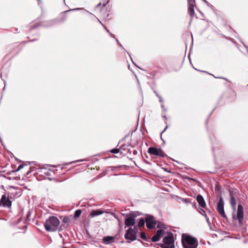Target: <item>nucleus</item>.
Here are the masks:
<instances>
[{"label":"nucleus","instance_id":"8","mask_svg":"<svg viewBox=\"0 0 248 248\" xmlns=\"http://www.w3.org/2000/svg\"><path fill=\"white\" fill-rule=\"evenodd\" d=\"M217 210L218 214L223 218H227V216L225 213L224 209V201L223 198L220 197L219 202L217 203Z\"/></svg>","mask_w":248,"mask_h":248},{"label":"nucleus","instance_id":"28","mask_svg":"<svg viewBox=\"0 0 248 248\" xmlns=\"http://www.w3.org/2000/svg\"><path fill=\"white\" fill-rule=\"evenodd\" d=\"M140 237L145 241H148V238L147 237L146 235L144 232L141 233Z\"/></svg>","mask_w":248,"mask_h":248},{"label":"nucleus","instance_id":"5","mask_svg":"<svg viewBox=\"0 0 248 248\" xmlns=\"http://www.w3.org/2000/svg\"><path fill=\"white\" fill-rule=\"evenodd\" d=\"M148 153L151 155H154L160 157H164L167 156L166 154L161 149L155 147H150L148 149Z\"/></svg>","mask_w":248,"mask_h":248},{"label":"nucleus","instance_id":"16","mask_svg":"<svg viewBox=\"0 0 248 248\" xmlns=\"http://www.w3.org/2000/svg\"><path fill=\"white\" fill-rule=\"evenodd\" d=\"M103 213H104V212L101 210H93L91 213V216L92 217H94L101 215Z\"/></svg>","mask_w":248,"mask_h":248},{"label":"nucleus","instance_id":"3","mask_svg":"<svg viewBox=\"0 0 248 248\" xmlns=\"http://www.w3.org/2000/svg\"><path fill=\"white\" fill-rule=\"evenodd\" d=\"M182 244L184 248H197L198 246V240L195 238L185 234L182 237Z\"/></svg>","mask_w":248,"mask_h":248},{"label":"nucleus","instance_id":"15","mask_svg":"<svg viewBox=\"0 0 248 248\" xmlns=\"http://www.w3.org/2000/svg\"><path fill=\"white\" fill-rule=\"evenodd\" d=\"M196 200H197V201L198 202L199 204L202 207L204 208L206 206V203H205V201L201 195H198L197 196Z\"/></svg>","mask_w":248,"mask_h":248},{"label":"nucleus","instance_id":"29","mask_svg":"<svg viewBox=\"0 0 248 248\" xmlns=\"http://www.w3.org/2000/svg\"><path fill=\"white\" fill-rule=\"evenodd\" d=\"M160 239L156 235V234H155L152 238L151 240L153 242H157L159 241Z\"/></svg>","mask_w":248,"mask_h":248},{"label":"nucleus","instance_id":"20","mask_svg":"<svg viewBox=\"0 0 248 248\" xmlns=\"http://www.w3.org/2000/svg\"><path fill=\"white\" fill-rule=\"evenodd\" d=\"M165 232L163 230L159 229L157 230L156 232V235H157V237H158L160 239L161 237L164 234Z\"/></svg>","mask_w":248,"mask_h":248},{"label":"nucleus","instance_id":"10","mask_svg":"<svg viewBox=\"0 0 248 248\" xmlns=\"http://www.w3.org/2000/svg\"><path fill=\"white\" fill-rule=\"evenodd\" d=\"M163 242L166 245H174L173 233L170 232L168 236L165 237L163 239Z\"/></svg>","mask_w":248,"mask_h":248},{"label":"nucleus","instance_id":"31","mask_svg":"<svg viewBox=\"0 0 248 248\" xmlns=\"http://www.w3.org/2000/svg\"><path fill=\"white\" fill-rule=\"evenodd\" d=\"M229 192L231 198H232V197H234L233 194V190H232V188L229 189Z\"/></svg>","mask_w":248,"mask_h":248},{"label":"nucleus","instance_id":"30","mask_svg":"<svg viewBox=\"0 0 248 248\" xmlns=\"http://www.w3.org/2000/svg\"><path fill=\"white\" fill-rule=\"evenodd\" d=\"M220 186H219V184L218 183H217L215 186V190L217 191L220 190Z\"/></svg>","mask_w":248,"mask_h":248},{"label":"nucleus","instance_id":"22","mask_svg":"<svg viewBox=\"0 0 248 248\" xmlns=\"http://www.w3.org/2000/svg\"><path fill=\"white\" fill-rule=\"evenodd\" d=\"M157 228L160 229H166V226L165 224L157 221Z\"/></svg>","mask_w":248,"mask_h":248},{"label":"nucleus","instance_id":"6","mask_svg":"<svg viewBox=\"0 0 248 248\" xmlns=\"http://www.w3.org/2000/svg\"><path fill=\"white\" fill-rule=\"evenodd\" d=\"M12 199L10 198L6 193H5L1 197L0 200V206L2 205L3 207L11 208L12 206Z\"/></svg>","mask_w":248,"mask_h":248},{"label":"nucleus","instance_id":"32","mask_svg":"<svg viewBox=\"0 0 248 248\" xmlns=\"http://www.w3.org/2000/svg\"><path fill=\"white\" fill-rule=\"evenodd\" d=\"M205 217L206 219V221L208 222V224H210V220H209V219L208 218V217H207L206 214H205Z\"/></svg>","mask_w":248,"mask_h":248},{"label":"nucleus","instance_id":"13","mask_svg":"<svg viewBox=\"0 0 248 248\" xmlns=\"http://www.w3.org/2000/svg\"><path fill=\"white\" fill-rule=\"evenodd\" d=\"M72 10H70L62 13L58 18V21L61 22L66 21L68 18V13Z\"/></svg>","mask_w":248,"mask_h":248},{"label":"nucleus","instance_id":"23","mask_svg":"<svg viewBox=\"0 0 248 248\" xmlns=\"http://www.w3.org/2000/svg\"><path fill=\"white\" fill-rule=\"evenodd\" d=\"M145 222V219L144 220L143 218H140L138 222V227L140 228L143 227L144 226Z\"/></svg>","mask_w":248,"mask_h":248},{"label":"nucleus","instance_id":"25","mask_svg":"<svg viewBox=\"0 0 248 248\" xmlns=\"http://www.w3.org/2000/svg\"><path fill=\"white\" fill-rule=\"evenodd\" d=\"M188 6H195V0H187Z\"/></svg>","mask_w":248,"mask_h":248},{"label":"nucleus","instance_id":"19","mask_svg":"<svg viewBox=\"0 0 248 248\" xmlns=\"http://www.w3.org/2000/svg\"><path fill=\"white\" fill-rule=\"evenodd\" d=\"M230 203L232 208L233 209H235L236 208V202L234 197L231 198Z\"/></svg>","mask_w":248,"mask_h":248},{"label":"nucleus","instance_id":"1","mask_svg":"<svg viewBox=\"0 0 248 248\" xmlns=\"http://www.w3.org/2000/svg\"><path fill=\"white\" fill-rule=\"evenodd\" d=\"M60 221L57 217L51 216L47 219L44 224V227L47 232H52L62 230L63 225L60 226Z\"/></svg>","mask_w":248,"mask_h":248},{"label":"nucleus","instance_id":"33","mask_svg":"<svg viewBox=\"0 0 248 248\" xmlns=\"http://www.w3.org/2000/svg\"><path fill=\"white\" fill-rule=\"evenodd\" d=\"M200 213L202 215H204V216H205V214H206L205 211L203 210V209H201V211H200Z\"/></svg>","mask_w":248,"mask_h":248},{"label":"nucleus","instance_id":"36","mask_svg":"<svg viewBox=\"0 0 248 248\" xmlns=\"http://www.w3.org/2000/svg\"><path fill=\"white\" fill-rule=\"evenodd\" d=\"M192 180H193V181H195L194 179H191Z\"/></svg>","mask_w":248,"mask_h":248},{"label":"nucleus","instance_id":"18","mask_svg":"<svg viewBox=\"0 0 248 248\" xmlns=\"http://www.w3.org/2000/svg\"><path fill=\"white\" fill-rule=\"evenodd\" d=\"M156 245L159 246L162 248H175L174 245H166L165 244H157Z\"/></svg>","mask_w":248,"mask_h":248},{"label":"nucleus","instance_id":"11","mask_svg":"<svg viewBox=\"0 0 248 248\" xmlns=\"http://www.w3.org/2000/svg\"><path fill=\"white\" fill-rule=\"evenodd\" d=\"M136 223V220L134 216L128 215L125 219L124 223L125 226L128 227L134 226Z\"/></svg>","mask_w":248,"mask_h":248},{"label":"nucleus","instance_id":"2","mask_svg":"<svg viewBox=\"0 0 248 248\" xmlns=\"http://www.w3.org/2000/svg\"><path fill=\"white\" fill-rule=\"evenodd\" d=\"M109 0H103L95 7V10L98 12L99 16L103 19L108 18L110 8L108 5Z\"/></svg>","mask_w":248,"mask_h":248},{"label":"nucleus","instance_id":"17","mask_svg":"<svg viewBox=\"0 0 248 248\" xmlns=\"http://www.w3.org/2000/svg\"><path fill=\"white\" fill-rule=\"evenodd\" d=\"M194 7L195 6H188V13L191 18H192L195 15Z\"/></svg>","mask_w":248,"mask_h":248},{"label":"nucleus","instance_id":"27","mask_svg":"<svg viewBox=\"0 0 248 248\" xmlns=\"http://www.w3.org/2000/svg\"><path fill=\"white\" fill-rule=\"evenodd\" d=\"M121 148L113 149L110 151V152L113 154H117L121 152Z\"/></svg>","mask_w":248,"mask_h":248},{"label":"nucleus","instance_id":"34","mask_svg":"<svg viewBox=\"0 0 248 248\" xmlns=\"http://www.w3.org/2000/svg\"><path fill=\"white\" fill-rule=\"evenodd\" d=\"M22 168H23V165H20L18 166V167L17 169L16 170V171H18V170H20Z\"/></svg>","mask_w":248,"mask_h":248},{"label":"nucleus","instance_id":"4","mask_svg":"<svg viewBox=\"0 0 248 248\" xmlns=\"http://www.w3.org/2000/svg\"><path fill=\"white\" fill-rule=\"evenodd\" d=\"M137 230L136 227H135L134 229L129 228L124 235L125 239L130 241L135 240L137 239Z\"/></svg>","mask_w":248,"mask_h":248},{"label":"nucleus","instance_id":"9","mask_svg":"<svg viewBox=\"0 0 248 248\" xmlns=\"http://www.w3.org/2000/svg\"><path fill=\"white\" fill-rule=\"evenodd\" d=\"M8 191L7 192V195L11 198V199H13L17 197V189L13 186H9L8 188Z\"/></svg>","mask_w":248,"mask_h":248},{"label":"nucleus","instance_id":"12","mask_svg":"<svg viewBox=\"0 0 248 248\" xmlns=\"http://www.w3.org/2000/svg\"><path fill=\"white\" fill-rule=\"evenodd\" d=\"M237 217L240 223H241L243 220V207L242 205L239 204L238 206Z\"/></svg>","mask_w":248,"mask_h":248},{"label":"nucleus","instance_id":"24","mask_svg":"<svg viewBox=\"0 0 248 248\" xmlns=\"http://www.w3.org/2000/svg\"><path fill=\"white\" fill-rule=\"evenodd\" d=\"M82 211L80 209H78L76 211L74 214V217L77 218L81 214Z\"/></svg>","mask_w":248,"mask_h":248},{"label":"nucleus","instance_id":"26","mask_svg":"<svg viewBox=\"0 0 248 248\" xmlns=\"http://www.w3.org/2000/svg\"><path fill=\"white\" fill-rule=\"evenodd\" d=\"M62 222L66 224H68L70 222V219L68 217H64L62 219Z\"/></svg>","mask_w":248,"mask_h":248},{"label":"nucleus","instance_id":"21","mask_svg":"<svg viewBox=\"0 0 248 248\" xmlns=\"http://www.w3.org/2000/svg\"><path fill=\"white\" fill-rule=\"evenodd\" d=\"M165 232L163 230L159 229L157 230L156 232V235H157V237H158L160 239L161 237L164 234Z\"/></svg>","mask_w":248,"mask_h":248},{"label":"nucleus","instance_id":"7","mask_svg":"<svg viewBox=\"0 0 248 248\" xmlns=\"http://www.w3.org/2000/svg\"><path fill=\"white\" fill-rule=\"evenodd\" d=\"M145 222L147 228L152 230L155 228V225L157 224V220L153 216L147 215L145 218Z\"/></svg>","mask_w":248,"mask_h":248},{"label":"nucleus","instance_id":"14","mask_svg":"<svg viewBox=\"0 0 248 248\" xmlns=\"http://www.w3.org/2000/svg\"><path fill=\"white\" fill-rule=\"evenodd\" d=\"M115 237L114 236H108L104 237L102 239V242L106 245L111 244L114 241Z\"/></svg>","mask_w":248,"mask_h":248},{"label":"nucleus","instance_id":"35","mask_svg":"<svg viewBox=\"0 0 248 248\" xmlns=\"http://www.w3.org/2000/svg\"><path fill=\"white\" fill-rule=\"evenodd\" d=\"M30 215H31L30 212H28L27 215V218H26V220H27L29 219V217L30 216Z\"/></svg>","mask_w":248,"mask_h":248}]
</instances>
